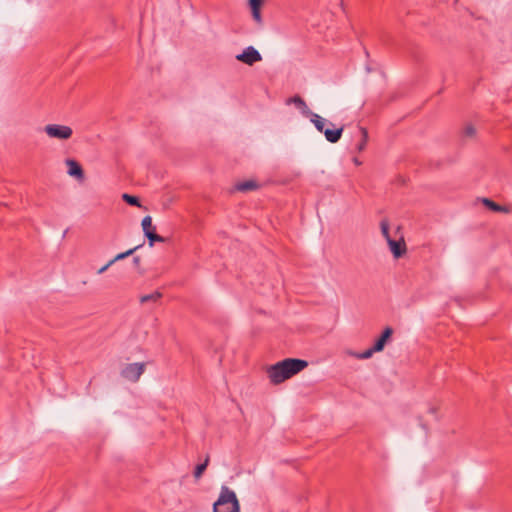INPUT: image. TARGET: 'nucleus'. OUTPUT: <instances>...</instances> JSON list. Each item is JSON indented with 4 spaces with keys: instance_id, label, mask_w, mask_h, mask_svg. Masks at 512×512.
<instances>
[{
    "instance_id": "1",
    "label": "nucleus",
    "mask_w": 512,
    "mask_h": 512,
    "mask_svg": "<svg viewBox=\"0 0 512 512\" xmlns=\"http://www.w3.org/2000/svg\"><path fill=\"white\" fill-rule=\"evenodd\" d=\"M308 366V362L302 359L286 358L267 368V375L274 385L280 384L301 372Z\"/></svg>"
},
{
    "instance_id": "2",
    "label": "nucleus",
    "mask_w": 512,
    "mask_h": 512,
    "mask_svg": "<svg viewBox=\"0 0 512 512\" xmlns=\"http://www.w3.org/2000/svg\"><path fill=\"white\" fill-rule=\"evenodd\" d=\"M213 512H240L235 492L227 486H222L220 495L213 505Z\"/></svg>"
},
{
    "instance_id": "3",
    "label": "nucleus",
    "mask_w": 512,
    "mask_h": 512,
    "mask_svg": "<svg viewBox=\"0 0 512 512\" xmlns=\"http://www.w3.org/2000/svg\"><path fill=\"white\" fill-rule=\"evenodd\" d=\"M146 369V363L145 362H136V363H130L126 364L121 372L120 375L122 378H124L127 381H130L132 383H136L140 377L143 375Z\"/></svg>"
},
{
    "instance_id": "4",
    "label": "nucleus",
    "mask_w": 512,
    "mask_h": 512,
    "mask_svg": "<svg viewBox=\"0 0 512 512\" xmlns=\"http://www.w3.org/2000/svg\"><path fill=\"white\" fill-rule=\"evenodd\" d=\"M44 130L49 137L61 140L69 139L73 133L72 129L69 126L57 124L46 125Z\"/></svg>"
},
{
    "instance_id": "5",
    "label": "nucleus",
    "mask_w": 512,
    "mask_h": 512,
    "mask_svg": "<svg viewBox=\"0 0 512 512\" xmlns=\"http://www.w3.org/2000/svg\"><path fill=\"white\" fill-rule=\"evenodd\" d=\"M236 59L242 63L247 65H253L256 62L262 60V56L258 50H256L253 46L246 47L242 53L236 56Z\"/></svg>"
},
{
    "instance_id": "6",
    "label": "nucleus",
    "mask_w": 512,
    "mask_h": 512,
    "mask_svg": "<svg viewBox=\"0 0 512 512\" xmlns=\"http://www.w3.org/2000/svg\"><path fill=\"white\" fill-rule=\"evenodd\" d=\"M66 165L68 166V174L76 179L82 181L84 179V171L81 165L74 159H67Z\"/></svg>"
},
{
    "instance_id": "7",
    "label": "nucleus",
    "mask_w": 512,
    "mask_h": 512,
    "mask_svg": "<svg viewBox=\"0 0 512 512\" xmlns=\"http://www.w3.org/2000/svg\"><path fill=\"white\" fill-rule=\"evenodd\" d=\"M328 123L333 128L332 129H330V128L324 129V131L322 133H324L325 138L328 142L336 143L340 140V138L342 136L343 127L335 128V124H333L332 122H328Z\"/></svg>"
},
{
    "instance_id": "8",
    "label": "nucleus",
    "mask_w": 512,
    "mask_h": 512,
    "mask_svg": "<svg viewBox=\"0 0 512 512\" xmlns=\"http://www.w3.org/2000/svg\"><path fill=\"white\" fill-rule=\"evenodd\" d=\"M390 250L395 258L402 257L406 252V244L403 240L396 241L394 239H389L387 242Z\"/></svg>"
},
{
    "instance_id": "9",
    "label": "nucleus",
    "mask_w": 512,
    "mask_h": 512,
    "mask_svg": "<svg viewBox=\"0 0 512 512\" xmlns=\"http://www.w3.org/2000/svg\"><path fill=\"white\" fill-rule=\"evenodd\" d=\"M392 334L393 329L391 327H386L383 330L381 336L375 341L373 345L374 350L381 352L384 349L387 341L391 338Z\"/></svg>"
},
{
    "instance_id": "10",
    "label": "nucleus",
    "mask_w": 512,
    "mask_h": 512,
    "mask_svg": "<svg viewBox=\"0 0 512 512\" xmlns=\"http://www.w3.org/2000/svg\"><path fill=\"white\" fill-rule=\"evenodd\" d=\"M288 104L293 103L305 116L308 117L312 114V111L307 106L306 102L299 95H295L287 100Z\"/></svg>"
},
{
    "instance_id": "11",
    "label": "nucleus",
    "mask_w": 512,
    "mask_h": 512,
    "mask_svg": "<svg viewBox=\"0 0 512 512\" xmlns=\"http://www.w3.org/2000/svg\"><path fill=\"white\" fill-rule=\"evenodd\" d=\"M482 202L487 208H489L490 210H492L494 212H501V213H509L510 212L509 207L499 205L496 202L492 201L491 199L483 198Z\"/></svg>"
},
{
    "instance_id": "12",
    "label": "nucleus",
    "mask_w": 512,
    "mask_h": 512,
    "mask_svg": "<svg viewBox=\"0 0 512 512\" xmlns=\"http://www.w3.org/2000/svg\"><path fill=\"white\" fill-rule=\"evenodd\" d=\"M235 187H236V190H238L240 192H248V191L256 190L259 187V185L254 180H246L243 182H239L238 184H236Z\"/></svg>"
},
{
    "instance_id": "13",
    "label": "nucleus",
    "mask_w": 512,
    "mask_h": 512,
    "mask_svg": "<svg viewBox=\"0 0 512 512\" xmlns=\"http://www.w3.org/2000/svg\"><path fill=\"white\" fill-rule=\"evenodd\" d=\"M311 120V122L314 124L315 128L319 131V132H323L324 131V126L327 122L326 119L322 118L321 116H319L318 114L316 113H313L308 116Z\"/></svg>"
},
{
    "instance_id": "14",
    "label": "nucleus",
    "mask_w": 512,
    "mask_h": 512,
    "mask_svg": "<svg viewBox=\"0 0 512 512\" xmlns=\"http://www.w3.org/2000/svg\"><path fill=\"white\" fill-rule=\"evenodd\" d=\"M358 130L361 135V139H360L359 143L357 144L356 149L358 152H362L367 145L368 132H367V129L364 127H359Z\"/></svg>"
},
{
    "instance_id": "15",
    "label": "nucleus",
    "mask_w": 512,
    "mask_h": 512,
    "mask_svg": "<svg viewBox=\"0 0 512 512\" xmlns=\"http://www.w3.org/2000/svg\"><path fill=\"white\" fill-rule=\"evenodd\" d=\"M162 293L159 292V291H155L151 294H146V295H143L140 297V302L143 304V303H147V302H156L158 301L159 299L162 298Z\"/></svg>"
},
{
    "instance_id": "16",
    "label": "nucleus",
    "mask_w": 512,
    "mask_h": 512,
    "mask_svg": "<svg viewBox=\"0 0 512 512\" xmlns=\"http://www.w3.org/2000/svg\"><path fill=\"white\" fill-rule=\"evenodd\" d=\"M149 241V246L152 247L155 242H165L166 239L160 235H158L155 230L151 232H147L145 235Z\"/></svg>"
},
{
    "instance_id": "17",
    "label": "nucleus",
    "mask_w": 512,
    "mask_h": 512,
    "mask_svg": "<svg viewBox=\"0 0 512 512\" xmlns=\"http://www.w3.org/2000/svg\"><path fill=\"white\" fill-rule=\"evenodd\" d=\"M139 247H140V245L136 246V247H134L132 249H129L126 252L117 254L112 260L109 261V264H114L115 262H117L119 260H122V259L132 255Z\"/></svg>"
},
{
    "instance_id": "18",
    "label": "nucleus",
    "mask_w": 512,
    "mask_h": 512,
    "mask_svg": "<svg viewBox=\"0 0 512 512\" xmlns=\"http://www.w3.org/2000/svg\"><path fill=\"white\" fill-rule=\"evenodd\" d=\"M142 228L144 235H146L147 232H151L155 230V226L152 225V218L151 216H145L142 220Z\"/></svg>"
},
{
    "instance_id": "19",
    "label": "nucleus",
    "mask_w": 512,
    "mask_h": 512,
    "mask_svg": "<svg viewBox=\"0 0 512 512\" xmlns=\"http://www.w3.org/2000/svg\"><path fill=\"white\" fill-rule=\"evenodd\" d=\"M122 199L129 205L131 206H140V201H139V198L136 197V196H133V195H130V194H127V193H124L122 195Z\"/></svg>"
},
{
    "instance_id": "20",
    "label": "nucleus",
    "mask_w": 512,
    "mask_h": 512,
    "mask_svg": "<svg viewBox=\"0 0 512 512\" xmlns=\"http://www.w3.org/2000/svg\"><path fill=\"white\" fill-rule=\"evenodd\" d=\"M377 351L374 350L373 346L361 353H355L354 356L357 358V359H361V360H364V359H369L372 357V355L374 353H376Z\"/></svg>"
},
{
    "instance_id": "21",
    "label": "nucleus",
    "mask_w": 512,
    "mask_h": 512,
    "mask_svg": "<svg viewBox=\"0 0 512 512\" xmlns=\"http://www.w3.org/2000/svg\"><path fill=\"white\" fill-rule=\"evenodd\" d=\"M208 461H209V458H206L205 462L204 463H201V464H198L196 467H195V471H194V476L195 478H200L201 475L203 474V472L206 470L207 468V465H208Z\"/></svg>"
},
{
    "instance_id": "22",
    "label": "nucleus",
    "mask_w": 512,
    "mask_h": 512,
    "mask_svg": "<svg viewBox=\"0 0 512 512\" xmlns=\"http://www.w3.org/2000/svg\"><path fill=\"white\" fill-rule=\"evenodd\" d=\"M380 227H381V232H382L383 236L385 237V239L388 242L389 239H392V238L389 234V223L387 222V220H382L380 223Z\"/></svg>"
},
{
    "instance_id": "23",
    "label": "nucleus",
    "mask_w": 512,
    "mask_h": 512,
    "mask_svg": "<svg viewBox=\"0 0 512 512\" xmlns=\"http://www.w3.org/2000/svg\"><path fill=\"white\" fill-rule=\"evenodd\" d=\"M475 134H476V129L474 128V126L471 124L466 125V127L464 128V135L466 137H474Z\"/></svg>"
},
{
    "instance_id": "24",
    "label": "nucleus",
    "mask_w": 512,
    "mask_h": 512,
    "mask_svg": "<svg viewBox=\"0 0 512 512\" xmlns=\"http://www.w3.org/2000/svg\"><path fill=\"white\" fill-rule=\"evenodd\" d=\"M263 0H249L251 11L260 10Z\"/></svg>"
},
{
    "instance_id": "25",
    "label": "nucleus",
    "mask_w": 512,
    "mask_h": 512,
    "mask_svg": "<svg viewBox=\"0 0 512 512\" xmlns=\"http://www.w3.org/2000/svg\"><path fill=\"white\" fill-rule=\"evenodd\" d=\"M252 16H253V19L260 23L261 22V13H260V10H256V11H252Z\"/></svg>"
},
{
    "instance_id": "26",
    "label": "nucleus",
    "mask_w": 512,
    "mask_h": 512,
    "mask_svg": "<svg viewBox=\"0 0 512 512\" xmlns=\"http://www.w3.org/2000/svg\"><path fill=\"white\" fill-rule=\"evenodd\" d=\"M112 264H109V262L104 265L103 267H101L99 270H98V274H102L104 273Z\"/></svg>"
},
{
    "instance_id": "27",
    "label": "nucleus",
    "mask_w": 512,
    "mask_h": 512,
    "mask_svg": "<svg viewBox=\"0 0 512 512\" xmlns=\"http://www.w3.org/2000/svg\"><path fill=\"white\" fill-rule=\"evenodd\" d=\"M133 262L135 265H138L140 263V257L139 256L134 257Z\"/></svg>"
},
{
    "instance_id": "28",
    "label": "nucleus",
    "mask_w": 512,
    "mask_h": 512,
    "mask_svg": "<svg viewBox=\"0 0 512 512\" xmlns=\"http://www.w3.org/2000/svg\"><path fill=\"white\" fill-rule=\"evenodd\" d=\"M429 412L432 413V414H435L436 413V408H434V407L430 408Z\"/></svg>"
}]
</instances>
